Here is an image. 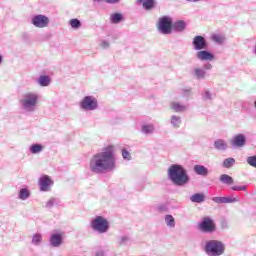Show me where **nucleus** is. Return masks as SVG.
Here are the masks:
<instances>
[{
    "instance_id": "2f4dec72",
    "label": "nucleus",
    "mask_w": 256,
    "mask_h": 256,
    "mask_svg": "<svg viewBox=\"0 0 256 256\" xmlns=\"http://www.w3.org/2000/svg\"><path fill=\"white\" fill-rule=\"evenodd\" d=\"M59 203V198L52 197L45 203L46 209H53Z\"/></svg>"
},
{
    "instance_id": "f3484780",
    "label": "nucleus",
    "mask_w": 256,
    "mask_h": 256,
    "mask_svg": "<svg viewBox=\"0 0 256 256\" xmlns=\"http://www.w3.org/2000/svg\"><path fill=\"white\" fill-rule=\"evenodd\" d=\"M187 29V23L183 20H178L172 23V31L176 33H183Z\"/></svg>"
},
{
    "instance_id": "20e7f679",
    "label": "nucleus",
    "mask_w": 256,
    "mask_h": 256,
    "mask_svg": "<svg viewBox=\"0 0 256 256\" xmlns=\"http://www.w3.org/2000/svg\"><path fill=\"white\" fill-rule=\"evenodd\" d=\"M204 251L208 256H221L225 253V244L219 240H209L205 243Z\"/></svg>"
},
{
    "instance_id": "6e6552de",
    "label": "nucleus",
    "mask_w": 256,
    "mask_h": 256,
    "mask_svg": "<svg viewBox=\"0 0 256 256\" xmlns=\"http://www.w3.org/2000/svg\"><path fill=\"white\" fill-rule=\"evenodd\" d=\"M31 23L34 27H37V29H45V27L49 26V17L43 14L34 15L31 18Z\"/></svg>"
},
{
    "instance_id": "2eb2a0df",
    "label": "nucleus",
    "mask_w": 256,
    "mask_h": 256,
    "mask_svg": "<svg viewBox=\"0 0 256 256\" xmlns=\"http://www.w3.org/2000/svg\"><path fill=\"white\" fill-rule=\"evenodd\" d=\"M196 57L199 61H213L215 59V55L207 50L198 51Z\"/></svg>"
},
{
    "instance_id": "b1692460",
    "label": "nucleus",
    "mask_w": 256,
    "mask_h": 256,
    "mask_svg": "<svg viewBox=\"0 0 256 256\" xmlns=\"http://www.w3.org/2000/svg\"><path fill=\"white\" fill-rule=\"evenodd\" d=\"M31 197V192L27 188H21L18 193V199L20 201H27Z\"/></svg>"
},
{
    "instance_id": "e433bc0d",
    "label": "nucleus",
    "mask_w": 256,
    "mask_h": 256,
    "mask_svg": "<svg viewBox=\"0 0 256 256\" xmlns=\"http://www.w3.org/2000/svg\"><path fill=\"white\" fill-rule=\"evenodd\" d=\"M247 163L250 165V167H255L256 169V155L255 156H249L247 158Z\"/></svg>"
},
{
    "instance_id": "4468645a",
    "label": "nucleus",
    "mask_w": 256,
    "mask_h": 256,
    "mask_svg": "<svg viewBox=\"0 0 256 256\" xmlns=\"http://www.w3.org/2000/svg\"><path fill=\"white\" fill-rule=\"evenodd\" d=\"M49 243L51 247H61L63 245V234L53 233L50 235Z\"/></svg>"
},
{
    "instance_id": "473e14b6",
    "label": "nucleus",
    "mask_w": 256,
    "mask_h": 256,
    "mask_svg": "<svg viewBox=\"0 0 256 256\" xmlns=\"http://www.w3.org/2000/svg\"><path fill=\"white\" fill-rule=\"evenodd\" d=\"M110 21L111 23H114V24L121 23V21H123V14L121 13L112 14L110 17Z\"/></svg>"
},
{
    "instance_id": "cd10ccee",
    "label": "nucleus",
    "mask_w": 256,
    "mask_h": 256,
    "mask_svg": "<svg viewBox=\"0 0 256 256\" xmlns=\"http://www.w3.org/2000/svg\"><path fill=\"white\" fill-rule=\"evenodd\" d=\"M43 151V145L41 144H32L30 146V153H32V155H37L39 153H41Z\"/></svg>"
},
{
    "instance_id": "4be33fe9",
    "label": "nucleus",
    "mask_w": 256,
    "mask_h": 256,
    "mask_svg": "<svg viewBox=\"0 0 256 256\" xmlns=\"http://www.w3.org/2000/svg\"><path fill=\"white\" fill-rule=\"evenodd\" d=\"M137 3L142 4V7L146 9V11H151L153 7H155V0H136Z\"/></svg>"
},
{
    "instance_id": "7c9ffc66",
    "label": "nucleus",
    "mask_w": 256,
    "mask_h": 256,
    "mask_svg": "<svg viewBox=\"0 0 256 256\" xmlns=\"http://www.w3.org/2000/svg\"><path fill=\"white\" fill-rule=\"evenodd\" d=\"M193 75L194 77H196V79H205V75H207V72H205L204 69L195 68Z\"/></svg>"
},
{
    "instance_id": "ddd939ff",
    "label": "nucleus",
    "mask_w": 256,
    "mask_h": 256,
    "mask_svg": "<svg viewBox=\"0 0 256 256\" xmlns=\"http://www.w3.org/2000/svg\"><path fill=\"white\" fill-rule=\"evenodd\" d=\"M247 138L243 134H237L230 140L232 147H245Z\"/></svg>"
},
{
    "instance_id": "79ce46f5",
    "label": "nucleus",
    "mask_w": 256,
    "mask_h": 256,
    "mask_svg": "<svg viewBox=\"0 0 256 256\" xmlns=\"http://www.w3.org/2000/svg\"><path fill=\"white\" fill-rule=\"evenodd\" d=\"M127 241H129V237L127 236H122L120 238V245H125V243H127Z\"/></svg>"
},
{
    "instance_id": "9b49d317",
    "label": "nucleus",
    "mask_w": 256,
    "mask_h": 256,
    "mask_svg": "<svg viewBox=\"0 0 256 256\" xmlns=\"http://www.w3.org/2000/svg\"><path fill=\"white\" fill-rule=\"evenodd\" d=\"M192 45L195 49V51H203L205 49H207L208 45H207V40H205V37L198 35L195 36L193 41H192Z\"/></svg>"
},
{
    "instance_id": "423d86ee",
    "label": "nucleus",
    "mask_w": 256,
    "mask_h": 256,
    "mask_svg": "<svg viewBox=\"0 0 256 256\" xmlns=\"http://www.w3.org/2000/svg\"><path fill=\"white\" fill-rule=\"evenodd\" d=\"M157 29L162 35H171L173 32V20L169 16L159 18Z\"/></svg>"
},
{
    "instance_id": "9d476101",
    "label": "nucleus",
    "mask_w": 256,
    "mask_h": 256,
    "mask_svg": "<svg viewBox=\"0 0 256 256\" xmlns=\"http://www.w3.org/2000/svg\"><path fill=\"white\" fill-rule=\"evenodd\" d=\"M200 231H203V233H213L215 231V223H213V220L209 217H205L202 219L201 223L199 224Z\"/></svg>"
},
{
    "instance_id": "0eeeda50",
    "label": "nucleus",
    "mask_w": 256,
    "mask_h": 256,
    "mask_svg": "<svg viewBox=\"0 0 256 256\" xmlns=\"http://www.w3.org/2000/svg\"><path fill=\"white\" fill-rule=\"evenodd\" d=\"M79 107L82 111H96L99 109V102L94 96H85L79 102Z\"/></svg>"
},
{
    "instance_id": "1a4fd4ad",
    "label": "nucleus",
    "mask_w": 256,
    "mask_h": 256,
    "mask_svg": "<svg viewBox=\"0 0 256 256\" xmlns=\"http://www.w3.org/2000/svg\"><path fill=\"white\" fill-rule=\"evenodd\" d=\"M38 185L40 191L47 193L51 191V187H53V180L48 175H43L38 180Z\"/></svg>"
},
{
    "instance_id": "72a5a7b5",
    "label": "nucleus",
    "mask_w": 256,
    "mask_h": 256,
    "mask_svg": "<svg viewBox=\"0 0 256 256\" xmlns=\"http://www.w3.org/2000/svg\"><path fill=\"white\" fill-rule=\"evenodd\" d=\"M201 95H202V100L213 101V94L211 93V91H209V89H204Z\"/></svg>"
},
{
    "instance_id": "393cba45",
    "label": "nucleus",
    "mask_w": 256,
    "mask_h": 256,
    "mask_svg": "<svg viewBox=\"0 0 256 256\" xmlns=\"http://www.w3.org/2000/svg\"><path fill=\"white\" fill-rule=\"evenodd\" d=\"M191 203H204L205 202V194L203 193H195L190 196Z\"/></svg>"
},
{
    "instance_id": "4c0bfd02",
    "label": "nucleus",
    "mask_w": 256,
    "mask_h": 256,
    "mask_svg": "<svg viewBox=\"0 0 256 256\" xmlns=\"http://www.w3.org/2000/svg\"><path fill=\"white\" fill-rule=\"evenodd\" d=\"M122 157L126 161H131V152L127 151V149L122 150Z\"/></svg>"
},
{
    "instance_id": "7ed1b4c3",
    "label": "nucleus",
    "mask_w": 256,
    "mask_h": 256,
    "mask_svg": "<svg viewBox=\"0 0 256 256\" xmlns=\"http://www.w3.org/2000/svg\"><path fill=\"white\" fill-rule=\"evenodd\" d=\"M40 99L41 95H39V93L28 91L22 95L20 105L25 113H35V111H37V105H39Z\"/></svg>"
},
{
    "instance_id": "f257e3e1",
    "label": "nucleus",
    "mask_w": 256,
    "mask_h": 256,
    "mask_svg": "<svg viewBox=\"0 0 256 256\" xmlns=\"http://www.w3.org/2000/svg\"><path fill=\"white\" fill-rule=\"evenodd\" d=\"M117 167V158L115 157V146L108 145L101 152L94 154L90 158L89 169L96 175L111 173Z\"/></svg>"
},
{
    "instance_id": "f704fd0d",
    "label": "nucleus",
    "mask_w": 256,
    "mask_h": 256,
    "mask_svg": "<svg viewBox=\"0 0 256 256\" xmlns=\"http://www.w3.org/2000/svg\"><path fill=\"white\" fill-rule=\"evenodd\" d=\"M69 25L72 27V29H81V20L73 18L69 21Z\"/></svg>"
},
{
    "instance_id": "ea45409f",
    "label": "nucleus",
    "mask_w": 256,
    "mask_h": 256,
    "mask_svg": "<svg viewBox=\"0 0 256 256\" xmlns=\"http://www.w3.org/2000/svg\"><path fill=\"white\" fill-rule=\"evenodd\" d=\"M231 189L232 191H247V186H232Z\"/></svg>"
},
{
    "instance_id": "dca6fc26",
    "label": "nucleus",
    "mask_w": 256,
    "mask_h": 256,
    "mask_svg": "<svg viewBox=\"0 0 256 256\" xmlns=\"http://www.w3.org/2000/svg\"><path fill=\"white\" fill-rule=\"evenodd\" d=\"M212 201L218 205L227 203H238L239 199L235 197H213Z\"/></svg>"
},
{
    "instance_id": "c756f323",
    "label": "nucleus",
    "mask_w": 256,
    "mask_h": 256,
    "mask_svg": "<svg viewBox=\"0 0 256 256\" xmlns=\"http://www.w3.org/2000/svg\"><path fill=\"white\" fill-rule=\"evenodd\" d=\"M43 242V235L36 233L32 237V245H35L36 247H39L41 243Z\"/></svg>"
},
{
    "instance_id": "a211bd4d",
    "label": "nucleus",
    "mask_w": 256,
    "mask_h": 256,
    "mask_svg": "<svg viewBox=\"0 0 256 256\" xmlns=\"http://www.w3.org/2000/svg\"><path fill=\"white\" fill-rule=\"evenodd\" d=\"M193 171L196 175H200V177H207L209 175V169L203 165H195Z\"/></svg>"
},
{
    "instance_id": "49530a36",
    "label": "nucleus",
    "mask_w": 256,
    "mask_h": 256,
    "mask_svg": "<svg viewBox=\"0 0 256 256\" xmlns=\"http://www.w3.org/2000/svg\"><path fill=\"white\" fill-rule=\"evenodd\" d=\"M3 63V56L0 54V65Z\"/></svg>"
},
{
    "instance_id": "5701e85b",
    "label": "nucleus",
    "mask_w": 256,
    "mask_h": 256,
    "mask_svg": "<svg viewBox=\"0 0 256 256\" xmlns=\"http://www.w3.org/2000/svg\"><path fill=\"white\" fill-rule=\"evenodd\" d=\"M37 83L40 87H49V85H51V78L47 75H41L38 78Z\"/></svg>"
},
{
    "instance_id": "c9c22d12",
    "label": "nucleus",
    "mask_w": 256,
    "mask_h": 256,
    "mask_svg": "<svg viewBox=\"0 0 256 256\" xmlns=\"http://www.w3.org/2000/svg\"><path fill=\"white\" fill-rule=\"evenodd\" d=\"M235 165V160L234 158H226L223 161V167H225V169H231V167Z\"/></svg>"
},
{
    "instance_id": "a19ab883",
    "label": "nucleus",
    "mask_w": 256,
    "mask_h": 256,
    "mask_svg": "<svg viewBox=\"0 0 256 256\" xmlns=\"http://www.w3.org/2000/svg\"><path fill=\"white\" fill-rule=\"evenodd\" d=\"M100 47H102V49H109V41L103 40L100 44Z\"/></svg>"
},
{
    "instance_id": "c85d7f7f",
    "label": "nucleus",
    "mask_w": 256,
    "mask_h": 256,
    "mask_svg": "<svg viewBox=\"0 0 256 256\" xmlns=\"http://www.w3.org/2000/svg\"><path fill=\"white\" fill-rule=\"evenodd\" d=\"M225 39V35L223 34L212 35V41H214V43H217L218 45H223V43H225Z\"/></svg>"
},
{
    "instance_id": "6ab92c4d",
    "label": "nucleus",
    "mask_w": 256,
    "mask_h": 256,
    "mask_svg": "<svg viewBox=\"0 0 256 256\" xmlns=\"http://www.w3.org/2000/svg\"><path fill=\"white\" fill-rule=\"evenodd\" d=\"M214 148L217 151H227V149H229V145L227 144V142L223 139H217L214 141Z\"/></svg>"
},
{
    "instance_id": "37998d69",
    "label": "nucleus",
    "mask_w": 256,
    "mask_h": 256,
    "mask_svg": "<svg viewBox=\"0 0 256 256\" xmlns=\"http://www.w3.org/2000/svg\"><path fill=\"white\" fill-rule=\"evenodd\" d=\"M204 69L206 71H211V69H213V65H211V63L204 64Z\"/></svg>"
},
{
    "instance_id": "bb28decb",
    "label": "nucleus",
    "mask_w": 256,
    "mask_h": 256,
    "mask_svg": "<svg viewBox=\"0 0 256 256\" xmlns=\"http://www.w3.org/2000/svg\"><path fill=\"white\" fill-rule=\"evenodd\" d=\"M164 221L169 229H175V218L171 214H167Z\"/></svg>"
},
{
    "instance_id": "c03bdc74",
    "label": "nucleus",
    "mask_w": 256,
    "mask_h": 256,
    "mask_svg": "<svg viewBox=\"0 0 256 256\" xmlns=\"http://www.w3.org/2000/svg\"><path fill=\"white\" fill-rule=\"evenodd\" d=\"M106 3H109L110 5H115V3H119V0H105Z\"/></svg>"
},
{
    "instance_id": "f8f14e48",
    "label": "nucleus",
    "mask_w": 256,
    "mask_h": 256,
    "mask_svg": "<svg viewBox=\"0 0 256 256\" xmlns=\"http://www.w3.org/2000/svg\"><path fill=\"white\" fill-rule=\"evenodd\" d=\"M170 109L171 111H174V113H185V111H188L189 109V104L179 101H172L170 102Z\"/></svg>"
},
{
    "instance_id": "aec40b11",
    "label": "nucleus",
    "mask_w": 256,
    "mask_h": 256,
    "mask_svg": "<svg viewBox=\"0 0 256 256\" xmlns=\"http://www.w3.org/2000/svg\"><path fill=\"white\" fill-rule=\"evenodd\" d=\"M182 123H183V120H182L181 116L172 115L170 117V124L174 129H179L181 127Z\"/></svg>"
},
{
    "instance_id": "39448f33",
    "label": "nucleus",
    "mask_w": 256,
    "mask_h": 256,
    "mask_svg": "<svg viewBox=\"0 0 256 256\" xmlns=\"http://www.w3.org/2000/svg\"><path fill=\"white\" fill-rule=\"evenodd\" d=\"M90 227L93 229V231L103 234L109 231L110 226L109 221L103 216H96L94 219L91 220Z\"/></svg>"
},
{
    "instance_id": "a878e982",
    "label": "nucleus",
    "mask_w": 256,
    "mask_h": 256,
    "mask_svg": "<svg viewBox=\"0 0 256 256\" xmlns=\"http://www.w3.org/2000/svg\"><path fill=\"white\" fill-rule=\"evenodd\" d=\"M220 183H223V185H233L235 181L233 180V177L227 175V174H222L219 177Z\"/></svg>"
},
{
    "instance_id": "412c9836",
    "label": "nucleus",
    "mask_w": 256,
    "mask_h": 256,
    "mask_svg": "<svg viewBox=\"0 0 256 256\" xmlns=\"http://www.w3.org/2000/svg\"><path fill=\"white\" fill-rule=\"evenodd\" d=\"M141 133H143V135H153L155 133V125L153 124L142 125Z\"/></svg>"
},
{
    "instance_id": "a18cd8bd",
    "label": "nucleus",
    "mask_w": 256,
    "mask_h": 256,
    "mask_svg": "<svg viewBox=\"0 0 256 256\" xmlns=\"http://www.w3.org/2000/svg\"><path fill=\"white\" fill-rule=\"evenodd\" d=\"M186 1H188L190 3H197V1H199V0H186Z\"/></svg>"
},
{
    "instance_id": "f03ea898",
    "label": "nucleus",
    "mask_w": 256,
    "mask_h": 256,
    "mask_svg": "<svg viewBox=\"0 0 256 256\" xmlns=\"http://www.w3.org/2000/svg\"><path fill=\"white\" fill-rule=\"evenodd\" d=\"M167 177L175 187H185L191 182L187 169L180 164H172L167 170Z\"/></svg>"
},
{
    "instance_id": "58836bf2",
    "label": "nucleus",
    "mask_w": 256,
    "mask_h": 256,
    "mask_svg": "<svg viewBox=\"0 0 256 256\" xmlns=\"http://www.w3.org/2000/svg\"><path fill=\"white\" fill-rule=\"evenodd\" d=\"M94 255L95 256H105L106 255L105 249H103V248H96L94 250Z\"/></svg>"
}]
</instances>
